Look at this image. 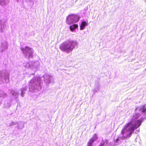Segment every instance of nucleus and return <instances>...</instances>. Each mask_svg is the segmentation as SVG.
<instances>
[{"instance_id": "nucleus-7", "label": "nucleus", "mask_w": 146, "mask_h": 146, "mask_svg": "<svg viewBox=\"0 0 146 146\" xmlns=\"http://www.w3.org/2000/svg\"><path fill=\"white\" fill-rule=\"evenodd\" d=\"M140 110H141L142 112V113H145L146 112V108L145 107V106L143 105L142 106Z\"/></svg>"}, {"instance_id": "nucleus-10", "label": "nucleus", "mask_w": 146, "mask_h": 146, "mask_svg": "<svg viewBox=\"0 0 146 146\" xmlns=\"http://www.w3.org/2000/svg\"><path fill=\"white\" fill-rule=\"evenodd\" d=\"M87 146H92V144L88 143Z\"/></svg>"}, {"instance_id": "nucleus-13", "label": "nucleus", "mask_w": 146, "mask_h": 146, "mask_svg": "<svg viewBox=\"0 0 146 146\" xmlns=\"http://www.w3.org/2000/svg\"><path fill=\"white\" fill-rule=\"evenodd\" d=\"M138 117H137L136 118V119H137Z\"/></svg>"}, {"instance_id": "nucleus-3", "label": "nucleus", "mask_w": 146, "mask_h": 146, "mask_svg": "<svg viewBox=\"0 0 146 146\" xmlns=\"http://www.w3.org/2000/svg\"><path fill=\"white\" fill-rule=\"evenodd\" d=\"M70 19H72V23H76L78 22L80 19V17L77 15H70L67 17V21L69 20Z\"/></svg>"}, {"instance_id": "nucleus-4", "label": "nucleus", "mask_w": 146, "mask_h": 146, "mask_svg": "<svg viewBox=\"0 0 146 146\" xmlns=\"http://www.w3.org/2000/svg\"><path fill=\"white\" fill-rule=\"evenodd\" d=\"M21 50L23 53L27 55L28 54H30L31 52V48L27 47H26L25 48H21Z\"/></svg>"}, {"instance_id": "nucleus-12", "label": "nucleus", "mask_w": 146, "mask_h": 146, "mask_svg": "<svg viewBox=\"0 0 146 146\" xmlns=\"http://www.w3.org/2000/svg\"><path fill=\"white\" fill-rule=\"evenodd\" d=\"M100 146H103V144H101Z\"/></svg>"}, {"instance_id": "nucleus-2", "label": "nucleus", "mask_w": 146, "mask_h": 146, "mask_svg": "<svg viewBox=\"0 0 146 146\" xmlns=\"http://www.w3.org/2000/svg\"><path fill=\"white\" fill-rule=\"evenodd\" d=\"M75 44V42L73 41H69L66 43L62 44L60 46V48L61 50L64 51L69 52L72 51L74 47Z\"/></svg>"}, {"instance_id": "nucleus-8", "label": "nucleus", "mask_w": 146, "mask_h": 146, "mask_svg": "<svg viewBox=\"0 0 146 146\" xmlns=\"http://www.w3.org/2000/svg\"><path fill=\"white\" fill-rule=\"evenodd\" d=\"M91 138L93 139V140H94V141H95L98 138V137L97 135L96 134H94L93 137Z\"/></svg>"}, {"instance_id": "nucleus-6", "label": "nucleus", "mask_w": 146, "mask_h": 146, "mask_svg": "<svg viewBox=\"0 0 146 146\" xmlns=\"http://www.w3.org/2000/svg\"><path fill=\"white\" fill-rule=\"evenodd\" d=\"M78 27V26L77 24H74L70 26V30L71 31H72L76 28H77Z\"/></svg>"}, {"instance_id": "nucleus-5", "label": "nucleus", "mask_w": 146, "mask_h": 146, "mask_svg": "<svg viewBox=\"0 0 146 146\" xmlns=\"http://www.w3.org/2000/svg\"><path fill=\"white\" fill-rule=\"evenodd\" d=\"M87 24L86 21H83L80 26V30H83L84 29L85 26L87 25Z\"/></svg>"}, {"instance_id": "nucleus-11", "label": "nucleus", "mask_w": 146, "mask_h": 146, "mask_svg": "<svg viewBox=\"0 0 146 146\" xmlns=\"http://www.w3.org/2000/svg\"><path fill=\"white\" fill-rule=\"evenodd\" d=\"M119 139L118 138L117 139V140H116V142H118V141L119 140Z\"/></svg>"}, {"instance_id": "nucleus-9", "label": "nucleus", "mask_w": 146, "mask_h": 146, "mask_svg": "<svg viewBox=\"0 0 146 146\" xmlns=\"http://www.w3.org/2000/svg\"><path fill=\"white\" fill-rule=\"evenodd\" d=\"M94 140H93V139H92L91 138L89 140V141L88 143L92 144L94 142Z\"/></svg>"}, {"instance_id": "nucleus-1", "label": "nucleus", "mask_w": 146, "mask_h": 146, "mask_svg": "<svg viewBox=\"0 0 146 146\" xmlns=\"http://www.w3.org/2000/svg\"><path fill=\"white\" fill-rule=\"evenodd\" d=\"M142 122V119H140L136 121L135 123H133L132 121L127 123L121 131L123 139H125L130 137L134 130L141 126Z\"/></svg>"}]
</instances>
